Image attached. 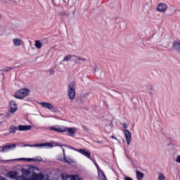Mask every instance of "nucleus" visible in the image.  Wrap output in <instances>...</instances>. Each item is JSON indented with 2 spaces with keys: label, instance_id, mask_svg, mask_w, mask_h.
Wrapping results in <instances>:
<instances>
[{
  "label": "nucleus",
  "instance_id": "f257e3e1",
  "mask_svg": "<svg viewBox=\"0 0 180 180\" xmlns=\"http://www.w3.org/2000/svg\"><path fill=\"white\" fill-rule=\"evenodd\" d=\"M29 94H30L29 89L26 88L21 89L15 93L14 98H15V99H23V98H26Z\"/></svg>",
  "mask_w": 180,
  "mask_h": 180
},
{
  "label": "nucleus",
  "instance_id": "5701e85b",
  "mask_svg": "<svg viewBox=\"0 0 180 180\" xmlns=\"http://www.w3.org/2000/svg\"><path fill=\"white\" fill-rule=\"evenodd\" d=\"M72 57H74V56L68 55V56L64 57V58L63 60V62L65 63V61H70V60H71V58H72Z\"/></svg>",
  "mask_w": 180,
  "mask_h": 180
},
{
  "label": "nucleus",
  "instance_id": "2eb2a0df",
  "mask_svg": "<svg viewBox=\"0 0 180 180\" xmlns=\"http://www.w3.org/2000/svg\"><path fill=\"white\" fill-rule=\"evenodd\" d=\"M34 46L39 50L43 47V42H41V41L40 40H36L34 43Z\"/></svg>",
  "mask_w": 180,
  "mask_h": 180
},
{
  "label": "nucleus",
  "instance_id": "c9c22d12",
  "mask_svg": "<svg viewBox=\"0 0 180 180\" xmlns=\"http://www.w3.org/2000/svg\"><path fill=\"white\" fill-rule=\"evenodd\" d=\"M87 96H89V94L88 93H86L84 95V98H86Z\"/></svg>",
  "mask_w": 180,
  "mask_h": 180
},
{
  "label": "nucleus",
  "instance_id": "7ed1b4c3",
  "mask_svg": "<svg viewBox=\"0 0 180 180\" xmlns=\"http://www.w3.org/2000/svg\"><path fill=\"white\" fill-rule=\"evenodd\" d=\"M23 147H50V148H53L54 146L51 143H38L34 145L25 144Z\"/></svg>",
  "mask_w": 180,
  "mask_h": 180
},
{
  "label": "nucleus",
  "instance_id": "412c9836",
  "mask_svg": "<svg viewBox=\"0 0 180 180\" xmlns=\"http://www.w3.org/2000/svg\"><path fill=\"white\" fill-rule=\"evenodd\" d=\"M60 176H61L62 180H68V179H70V178H71V175H68L65 173H62L60 174Z\"/></svg>",
  "mask_w": 180,
  "mask_h": 180
},
{
  "label": "nucleus",
  "instance_id": "ddd939ff",
  "mask_svg": "<svg viewBox=\"0 0 180 180\" xmlns=\"http://www.w3.org/2000/svg\"><path fill=\"white\" fill-rule=\"evenodd\" d=\"M7 176L8 178H11V179H15L18 178V173H16V172H8Z\"/></svg>",
  "mask_w": 180,
  "mask_h": 180
},
{
  "label": "nucleus",
  "instance_id": "f704fd0d",
  "mask_svg": "<svg viewBox=\"0 0 180 180\" xmlns=\"http://www.w3.org/2000/svg\"><path fill=\"white\" fill-rule=\"evenodd\" d=\"M148 89H150V91H153V86L150 85L148 86Z\"/></svg>",
  "mask_w": 180,
  "mask_h": 180
},
{
  "label": "nucleus",
  "instance_id": "a18cd8bd",
  "mask_svg": "<svg viewBox=\"0 0 180 180\" xmlns=\"http://www.w3.org/2000/svg\"><path fill=\"white\" fill-rule=\"evenodd\" d=\"M13 161H16V160L13 159Z\"/></svg>",
  "mask_w": 180,
  "mask_h": 180
},
{
  "label": "nucleus",
  "instance_id": "6ab92c4d",
  "mask_svg": "<svg viewBox=\"0 0 180 180\" xmlns=\"http://www.w3.org/2000/svg\"><path fill=\"white\" fill-rule=\"evenodd\" d=\"M173 49L176 50V51L180 53V43L175 42L174 44H173Z\"/></svg>",
  "mask_w": 180,
  "mask_h": 180
},
{
  "label": "nucleus",
  "instance_id": "4468645a",
  "mask_svg": "<svg viewBox=\"0 0 180 180\" xmlns=\"http://www.w3.org/2000/svg\"><path fill=\"white\" fill-rule=\"evenodd\" d=\"M34 180H43L44 179V176L41 174H32Z\"/></svg>",
  "mask_w": 180,
  "mask_h": 180
},
{
  "label": "nucleus",
  "instance_id": "4c0bfd02",
  "mask_svg": "<svg viewBox=\"0 0 180 180\" xmlns=\"http://www.w3.org/2000/svg\"><path fill=\"white\" fill-rule=\"evenodd\" d=\"M0 180H6V179L0 176Z\"/></svg>",
  "mask_w": 180,
  "mask_h": 180
},
{
  "label": "nucleus",
  "instance_id": "58836bf2",
  "mask_svg": "<svg viewBox=\"0 0 180 180\" xmlns=\"http://www.w3.org/2000/svg\"><path fill=\"white\" fill-rule=\"evenodd\" d=\"M111 139H115V140H117V138H115V136H111Z\"/></svg>",
  "mask_w": 180,
  "mask_h": 180
},
{
  "label": "nucleus",
  "instance_id": "37998d69",
  "mask_svg": "<svg viewBox=\"0 0 180 180\" xmlns=\"http://www.w3.org/2000/svg\"><path fill=\"white\" fill-rule=\"evenodd\" d=\"M96 68L94 69V72H96Z\"/></svg>",
  "mask_w": 180,
  "mask_h": 180
},
{
  "label": "nucleus",
  "instance_id": "4be33fe9",
  "mask_svg": "<svg viewBox=\"0 0 180 180\" xmlns=\"http://www.w3.org/2000/svg\"><path fill=\"white\" fill-rule=\"evenodd\" d=\"M143 178H144V174H143L142 172L137 171L136 172V179L138 180H142Z\"/></svg>",
  "mask_w": 180,
  "mask_h": 180
},
{
  "label": "nucleus",
  "instance_id": "423d86ee",
  "mask_svg": "<svg viewBox=\"0 0 180 180\" xmlns=\"http://www.w3.org/2000/svg\"><path fill=\"white\" fill-rule=\"evenodd\" d=\"M124 133L127 146H130V142L131 141V134H130V131L127 129H124Z\"/></svg>",
  "mask_w": 180,
  "mask_h": 180
},
{
  "label": "nucleus",
  "instance_id": "79ce46f5",
  "mask_svg": "<svg viewBox=\"0 0 180 180\" xmlns=\"http://www.w3.org/2000/svg\"><path fill=\"white\" fill-rule=\"evenodd\" d=\"M2 18V15L0 14V20Z\"/></svg>",
  "mask_w": 180,
  "mask_h": 180
},
{
  "label": "nucleus",
  "instance_id": "ea45409f",
  "mask_svg": "<svg viewBox=\"0 0 180 180\" xmlns=\"http://www.w3.org/2000/svg\"><path fill=\"white\" fill-rule=\"evenodd\" d=\"M27 180H34V177H33V176H32V178L28 179H27Z\"/></svg>",
  "mask_w": 180,
  "mask_h": 180
},
{
  "label": "nucleus",
  "instance_id": "9d476101",
  "mask_svg": "<svg viewBox=\"0 0 180 180\" xmlns=\"http://www.w3.org/2000/svg\"><path fill=\"white\" fill-rule=\"evenodd\" d=\"M32 125H19L18 130L19 131H29L32 130Z\"/></svg>",
  "mask_w": 180,
  "mask_h": 180
},
{
  "label": "nucleus",
  "instance_id": "20e7f679",
  "mask_svg": "<svg viewBox=\"0 0 180 180\" xmlns=\"http://www.w3.org/2000/svg\"><path fill=\"white\" fill-rule=\"evenodd\" d=\"M40 105L42 108H46V109L51 110V112H53V113H56V112H57V108H54L53 104L50 103L41 102L40 103Z\"/></svg>",
  "mask_w": 180,
  "mask_h": 180
},
{
  "label": "nucleus",
  "instance_id": "a878e982",
  "mask_svg": "<svg viewBox=\"0 0 180 180\" xmlns=\"http://www.w3.org/2000/svg\"><path fill=\"white\" fill-rule=\"evenodd\" d=\"M9 151V148H8V146H4L2 147L1 153H8Z\"/></svg>",
  "mask_w": 180,
  "mask_h": 180
},
{
  "label": "nucleus",
  "instance_id": "393cba45",
  "mask_svg": "<svg viewBox=\"0 0 180 180\" xmlns=\"http://www.w3.org/2000/svg\"><path fill=\"white\" fill-rule=\"evenodd\" d=\"M20 161H34V158H21L18 159Z\"/></svg>",
  "mask_w": 180,
  "mask_h": 180
},
{
  "label": "nucleus",
  "instance_id": "f3484780",
  "mask_svg": "<svg viewBox=\"0 0 180 180\" xmlns=\"http://www.w3.org/2000/svg\"><path fill=\"white\" fill-rule=\"evenodd\" d=\"M63 153L64 158H58V160L61 161L62 162H67L68 164H70V162L68 161V160H67V158H65V150H64V148H63Z\"/></svg>",
  "mask_w": 180,
  "mask_h": 180
},
{
  "label": "nucleus",
  "instance_id": "f03ea898",
  "mask_svg": "<svg viewBox=\"0 0 180 180\" xmlns=\"http://www.w3.org/2000/svg\"><path fill=\"white\" fill-rule=\"evenodd\" d=\"M77 86V83L75 82H72L68 85V96L69 99H75V86Z\"/></svg>",
  "mask_w": 180,
  "mask_h": 180
},
{
  "label": "nucleus",
  "instance_id": "f8f14e48",
  "mask_svg": "<svg viewBox=\"0 0 180 180\" xmlns=\"http://www.w3.org/2000/svg\"><path fill=\"white\" fill-rule=\"evenodd\" d=\"M90 161H92V162H94L95 167L97 168L98 172H100V174H102L103 176L105 178V179H106V176L105 175V173H103V171L101 169L98 163H96V162L93 158L91 159Z\"/></svg>",
  "mask_w": 180,
  "mask_h": 180
},
{
  "label": "nucleus",
  "instance_id": "cd10ccee",
  "mask_svg": "<svg viewBox=\"0 0 180 180\" xmlns=\"http://www.w3.org/2000/svg\"><path fill=\"white\" fill-rule=\"evenodd\" d=\"M70 180H80L78 175H70Z\"/></svg>",
  "mask_w": 180,
  "mask_h": 180
},
{
  "label": "nucleus",
  "instance_id": "c756f323",
  "mask_svg": "<svg viewBox=\"0 0 180 180\" xmlns=\"http://www.w3.org/2000/svg\"><path fill=\"white\" fill-rule=\"evenodd\" d=\"M48 72H49L50 75H54L56 74V71H54L53 69H49Z\"/></svg>",
  "mask_w": 180,
  "mask_h": 180
},
{
  "label": "nucleus",
  "instance_id": "dca6fc26",
  "mask_svg": "<svg viewBox=\"0 0 180 180\" xmlns=\"http://www.w3.org/2000/svg\"><path fill=\"white\" fill-rule=\"evenodd\" d=\"M8 130H9L8 134H15V133H16V130H19V129H18V127H16L15 126H11Z\"/></svg>",
  "mask_w": 180,
  "mask_h": 180
},
{
  "label": "nucleus",
  "instance_id": "49530a36",
  "mask_svg": "<svg viewBox=\"0 0 180 180\" xmlns=\"http://www.w3.org/2000/svg\"><path fill=\"white\" fill-rule=\"evenodd\" d=\"M0 148H2V146H0Z\"/></svg>",
  "mask_w": 180,
  "mask_h": 180
},
{
  "label": "nucleus",
  "instance_id": "aec40b11",
  "mask_svg": "<svg viewBox=\"0 0 180 180\" xmlns=\"http://www.w3.org/2000/svg\"><path fill=\"white\" fill-rule=\"evenodd\" d=\"M67 131L68 133V136H74V134L75 133V131L77 130L76 128H67Z\"/></svg>",
  "mask_w": 180,
  "mask_h": 180
},
{
  "label": "nucleus",
  "instance_id": "7c9ffc66",
  "mask_svg": "<svg viewBox=\"0 0 180 180\" xmlns=\"http://www.w3.org/2000/svg\"><path fill=\"white\" fill-rule=\"evenodd\" d=\"M59 15H60V16H70V14L69 13H65V12H60V13H59Z\"/></svg>",
  "mask_w": 180,
  "mask_h": 180
},
{
  "label": "nucleus",
  "instance_id": "473e14b6",
  "mask_svg": "<svg viewBox=\"0 0 180 180\" xmlns=\"http://www.w3.org/2000/svg\"><path fill=\"white\" fill-rule=\"evenodd\" d=\"M176 161L177 162H179V164H180V155H178V156H177V158H176Z\"/></svg>",
  "mask_w": 180,
  "mask_h": 180
},
{
  "label": "nucleus",
  "instance_id": "1a4fd4ad",
  "mask_svg": "<svg viewBox=\"0 0 180 180\" xmlns=\"http://www.w3.org/2000/svg\"><path fill=\"white\" fill-rule=\"evenodd\" d=\"M10 106H11V113H15V112L18 110V104H16V101H11L10 102Z\"/></svg>",
  "mask_w": 180,
  "mask_h": 180
},
{
  "label": "nucleus",
  "instance_id": "c03bdc74",
  "mask_svg": "<svg viewBox=\"0 0 180 180\" xmlns=\"http://www.w3.org/2000/svg\"><path fill=\"white\" fill-rule=\"evenodd\" d=\"M0 116H4V114H0Z\"/></svg>",
  "mask_w": 180,
  "mask_h": 180
},
{
  "label": "nucleus",
  "instance_id": "b1692460",
  "mask_svg": "<svg viewBox=\"0 0 180 180\" xmlns=\"http://www.w3.org/2000/svg\"><path fill=\"white\" fill-rule=\"evenodd\" d=\"M7 147L9 151H11L12 148H16V143H10L9 145H7Z\"/></svg>",
  "mask_w": 180,
  "mask_h": 180
},
{
  "label": "nucleus",
  "instance_id": "72a5a7b5",
  "mask_svg": "<svg viewBox=\"0 0 180 180\" xmlns=\"http://www.w3.org/2000/svg\"><path fill=\"white\" fill-rule=\"evenodd\" d=\"M122 126H123L124 129H127V124L126 123H123Z\"/></svg>",
  "mask_w": 180,
  "mask_h": 180
},
{
  "label": "nucleus",
  "instance_id": "a211bd4d",
  "mask_svg": "<svg viewBox=\"0 0 180 180\" xmlns=\"http://www.w3.org/2000/svg\"><path fill=\"white\" fill-rule=\"evenodd\" d=\"M13 44L14 46H15L16 47H19V46L22 45V40L19 39H14L13 40Z\"/></svg>",
  "mask_w": 180,
  "mask_h": 180
},
{
  "label": "nucleus",
  "instance_id": "39448f33",
  "mask_svg": "<svg viewBox=\"0 0 180 180\" xmlns=\"http://www.w3.org/2000/svg\"><path fill=\"white\" fill-rule=\"evenodd\" d=\"M77 152L79 153L84 157H86V158H89V160H92V158H91V151L88 149H77Z\"/></svg>",
  "mask_w": 180,
  "mask_h": 180
},
{
  "label": "nucleus",
  "instance_id": "6e6552de",
  "mask_svg": "<svg viewBox=\"0 0 180 180\" xmlns=\"http://www.w3.org/2000/svg\"><path fill=\"white\" fill-rule=\"evenodd\" d=\"M73 57L76 58V60H74V62L76 64H79V65H81V64H84V61H86V58H84L81 56H73Z\"/></svg>",
  "mask_w": 180,
  "mask_h": 180
},
{
  "label": "nucleus",
  "instance_id": "a19ab883",
  "mask_svg": "<svg viewBox=\"0 0 180 180\" xmlns=\"http://www.w3.org/2000/svg\"><path fill=\"white\" fill-rule=\"evenodd\" d=\"M9 115L10 113H7V115H6V117H9Z\"/></svg>",
  "mask_w": 180,
  "mask_h": 180
},
{
  "label": "nucleus",
  "instance_id": "9b49d317",
  "mask_svg": "<svg viewBox=\"0 0 180 180\" xmlns=\"http://www.w3.org/2000/svg\"><path fill=\"white\" fill-rule=\"evenodd\" d=\"M167 9H168V6L164 3H160L158 6V12H165Z\"/></svg>",
  "mask_w": 180,
  "mask_h": 180
},
{
  "label": "nucleus",
  "instance_id": "e433bc0d",
  "mask_svg": "<svg viewBox=\"0 0 180 180\" xmlns=\"http://www.w3.org/2000/svg\"><path fill=\"white\" fill-rule=\"evenodd\" d=\"M42 41L44 43V41H45V43H49V41H47V39H44V40H42Z\"/></svg>",
  "mask_w": 180,
  "mask_h": 180
},
{
  "label": "nucleus",
  "instance_id": "c85d7f7f",
  "mask_svg": "<svg viewBox=\"0 0 180 180\" xmlns=\"http://www.w3.org/2000/svg\"><path fill=\"white\" fill-rule=\"evenodd\" d=\"M34 161L35 162H43V158H41V157H38V158H34Z\"/></svg>",
  "mask_w": 180,
  "mask_h": 180
},
{
  "label": "nucleus",
  "instance_id": "bb28decb",
  "mask_svg": "<svg viewBox=\"0 0 180 180\" xmlns=\"http://www.w3.org/2000/svg\"><path fill=\"white\" fill-rule=\"evenodd\" d=\"M158 179L159 180H165V176L162 173L158 174Z\"/></svg>",
  "mask_w": 180,
  "mask_h": 180
},
{
  "label": "nucleus",
  "instance_id": "2f4dec72",
  "mask_svg": "<svg viewBox=\"0 0 180 180\" xmlns=\"http://www.w3.org/2000/svg\"><path fill=\"white\" fill-rule=\"evenodd\" d=\"M11 70H13V68L8 67L4 69V71L8 72L11 71Z\"/></svg>",
  "mask_w": 180,
  "mask_h": 180
},
{
  "label": "nucleus",
  "instance_id": "0eeeda50",
  "mask_svg": "<svg viewBox=\"0 0 180 180\" xmlns=\"http://www.w3.org/2000/svg\"><path fill=\"white\" fill-rule=\"evenodd\" d=\"M49 130H52L53 131H58L59 133H65L67 131L68 129L67 127H56L54 126H52L49 128Z\"/></svg>",
  "mask_w": 180,
  "mask_h": 180
}]
</instances>
